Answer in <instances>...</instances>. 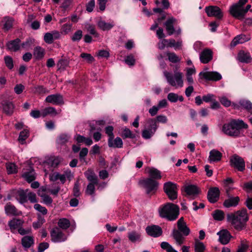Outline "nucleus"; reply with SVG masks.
I'll return each mask as SVG.
<instances>
[{"label":"nucleus","mask_w":252,"mask_h":252,"mask_svg":"<svg viewBox=\"0 0 252 252\" xmlns=\"http://www.w3.org/2000/svg\"><path fill=\"white\" fill-rule=\"evenodd\" d=\"M248 126L240 119H231L229 122L222 126L221 131L225 135L238 138L244 135V129H247Z\"/></svg>","instance_id":"1"},{"label":"nucleus","mask_w":252,"mask_h":252,"mask_svg":"<svg viewBox=\"0 0 252 252\" xmlns=\"http://www.w3.org/2000/svg\"><path fill=\"white\" fill-rule=\"evenodd\" d=\"M227 220L237 230L240 231L246 228L249 216L246 209H242L234 213L228 214Z\"/></svg>","instance_id":"2"},{"label":"nucleus","mask_w":252,"mask_h":252,"mask_svg":"<svg viewBox=\"0 0 252 252\" xmlns=\"http://www.w3.org/2000/svg\"><path fill=\"white\" fill-rule=\"evenodd\" d=\"M179 207L172 203H166L158 208L159 216L169 221L176 220L179 215Z\"/></svg>","instance_id":"3"},{"label":"nucleus","mask_w":252,"mask_h":252,"mask_svg":"<svg viewBox=\"0 0 252 252\" xmlns=\"http://www.w3.org/2000/svg\"><path fill=\"white\" fill-rule=\"evenodd\" d=\"M178 230L174 229L173 230L172 235L177 245L181 246L184 243L185 237L187 236L190 233L189 228L187 226L184 221V218H181L177 221Z\"/></svg>","instance_id":"4"},{"label":"nucleus","mask_w":252,"mask_h":252,"mask_svg":"<svg viewBox=\"0 0 252 252\" xmlns=\"http://www.w3.org/2000/svg\"><path fill=\"white\" fill-rule=\"evenodd\" d=\"M163 74L167 82L172 87H182L183 86V73L175 70L174 75L166 71L163 72Z\"/></svg>","instance_id":"5"},{"label":"nucleus","mask_w":252,"mask_h":252,"mask_svg":"<svg viewBox=\"0 0 252 252\" xmlns=\"http://www.w3.org/2000/svg\"><path fill=\"white\" fill-rule=\"evenodd\" d=\"M163 190L171 200L176 199L178 197V188L176 184L171 182H166L163 185Z\"/></svg>","instance_id":"6"},{"label":"nucleus","mask_w":252,"mask_h":252,"mask_svg":"<svg viewBox=\"0 0 252 252\" xmlns=\"http://www.w3.org/2000/svg\"><path fill=\"white\" fill-rule=\"evenodd\" d=\"M147 127L143 130L142 137L146 139H150L156 132L158 126L156 121L154 119H150L147 120Z\"/></svg>","instance_id":"7"},{"label":"nucleus","mask_w":252,"mask_h":252,"mask_svg":"<svg viewBox=\"0 0 252 252\" xmlns=\"http://www.w3.org/2000/svg\"><path fill=\"white\" fill-rule=\"evenodd\" d=\"M139 183L145 189L147 194L155 192L158 188V183L151 178L141 181Z\"/></svg>","instance_id":"8"},{"label":"nucleus","mask_w":252,"mask_h":252,"mask_svg":"<svg viewBox=\"0 0 252 252\" xmlns=\"http://www.w3.org/2000/svg\"><path fill=\"white\" fill-rule=\"evenodd\" d=\"M51 240L55 243H62L67 240V236L58 227L52 229L50 232Z\"/></svg>","instance_id":"9"},{"label":"nucleus","mask_w":252,"mask_h":252,"mask_svg":"<svg viewBox=\"0 0 252 252\" xmlns=\"http://www.w3.org/2000/svg\"><path fill=\"white\" fill-rule=\"evenodd\" d=\"M230 166L236 168L239 171H243L245 169V162L244 159L237 155H233L230 159Z\"/></svg>","instance_id":"10"},{"label":"nucleus","mask_w":252,"mask_h":252,"mask_svg":"<svg viewBox=\"0 0 252 252\" xmlns=\"http://www.w3.org/2000/svg\"><path fill=\"white\" fill-rule=\"evenodd\" d=\"M229 12L235 19L242 20L245 18L246 14L244 12V6L234 4L230 7Z\"/></svg>","instance_id":"11"},{"label":"nucleus","mask_w":252,"mask_h":252,"mask_svg":"<svg viewBox=\"0 0 252 252\" xmlns=\"http://www.w3.org/2000/svg\"><path fill=\"white\" fill-rule=\"evenodd\" d=\"M183 190L186 193V195L191 199L195 198L200 192V189L194 185H185Z\"/></svg>","instance_id":"12"},{"label":"nucleus","mask_w":252,"mask_h":252,"mask_svg":"<svg viewBox=\"0 0 252 252\" xmlns=\"http://www.w3.org/2000/svg\"><path fill=\"white\" fill-rule=\"evenodd\" d=\"M22 177L28 183H31L36 178V174L33 168L28 165L22 171Z\"/></svg>","instance_id":"13"},{"label":"nucleus","mask_w":252,"mask_h":252,"mask_svg":"<svg viewBox=\"0 0 252 252\" xmlns=\"http://www.w3.org/2000/svg\"><path fill=\"white\" fill-rule=\"evenodd\" d=\"M205 10L209 17H215L218 19H220L223 17L221 9L217 6H207Z\"/></svg>","instance_id":"14"},{"label":"nucleus","mask_w":252,"mask_h":252,"mask_svg":"<svg viewBox=\"0 0 252 252\" xmlns=\"http://www.w3.org/2000/svg\"><path fill=\"white\" fill-rule=\"evenodd\" d=\"M199 75L201 78H203L207 80L214 81L220 80L222 78L221 75L219 73L213 71H202L199 73Z\"/></svg>","instance_id":"15"},{"label":"nucleus","mask_w":252,"mask_h":252,"mask_svg":"<svg viewBox=\"0 0 252 252\" xmlns=\"http://www.w3.org/2000/svg\"><path fill=\"white\" fill-rule=\"evenodd\" d=\"M146 232L148 235L153 237H158L162 234L161 228L157 225L148 226L146 228Z\"/></svg>","instance_id":"16"},{"label":"nucleus","mask_w":252,"mask_h":252,"mask_svg":"<svg viewBox=\"0 0 252 252\" xmlns=\"http://www.w3.org/2000/svg\"><path fill=\"white\" fill-rule=\"evenodd\" d=\"M220 191L218 188L213 187L209 189L207 193L209 201L214 203L218 201L220 197Z\"/></svg>","instance_id":"17"},{"label":"nucleus","mask_w":252,"mask_h":252,"mask_svg":"<svg viewBox=\"0 0 252 252\" xmlns=\"http://www.w3.org/2000/svg\"><path fill=\"white\" fill-rule=\"evenodd\" d=\"M45 101L54 105H62L64 103L63 96L59 94L47 96L45 98Z\"/></svg>","instance_id":"18"},{"label":"nucleus","mask_w":252,"mask_h":252,"mask_svg":"<svg viewBox=\"0 0 252 252\" xmlns=\"http://www.w3.org/2000/svg\"><path fill=\"white\" fill-rule=\"evenodd\" d=\"M217 235L219 236V242L223 245L228 244L232 237L230 232L226 229L220 231L217 233Z\"/></svg>","instance_id":"19"},{"label":"nucleus","mask_w":252,"mask_h":252,"mask_svg":"<svg viewBox=\"0 0 252 252\" xmlns=\"http://www.w3.org/2000/svg\"><path fill=\"white\" fill-rule=\"evenodd\" d=\"M70 175V172H65L63 174L59 172H54L50 175V180L53 182L60 180L62 184H64L66 181V178H69Z\"/></svg>","instance_id":"20"},{"label":"nucleus","mask_w":252,"mask_h":252,"mask_svg":"<svg viewBox=\"0 0 252 252\" xmlns=\"http://www.w3.org/2000/svg\"><path fill=\"white\" fill-rule=\"evenodd\" d=\"M200 60L203 63H207L213 58V52L209 49H205L200 54Z\"/></svg>","instance_id":"21"},{"label":"nucleus","mask_w":252,"mask_h":252,"mask_svg":"<svg viewBox=\"0 0 252 252\" xmlns=\"http://www.w3.org/2000/svg\"><path fill=\"white\" fill-rule=\"evenodd\" d=\"M24 221L21 219L13 218L8 221V224L9 226L10 231L14 233L16 229L18 230L19 228L23 225Z\"/></svg>","instance_id":"22"},{"label":"nucleus","mask_w":252,"mask_h":252,"mask_svg":"<svg viewBox=\"0 0 252 252\" xmlns=\"http://www.w3.org/2000/svg\"><path fill=\"white\" fill-rule=\"evenodd\" d=\"M226 192L228 196V198L224 200L223 203V206L226 208L236 206L240 201L239 197L238 196H230L228 194V191H227Z\"/></svg>","instance_id":"23"},{"label":"nucleus","mask_w":252,"mask_h":252,"mask_svg":"<svg viewBox=\"0 0 252 252\" xmlns=\"http://www.w3.org/2000/svg\"><path fill=\"white\" fill-rule=\"evenodd\" d=\"M176 22V19L173 17H171L167 19L165 22L164 26L165 27L166 30L169 35H172L175 31L174 28V23Z\"/></svg>","instance_id":"24"},{"label":"nucleus","mask_w":252,"mask_h":252,"mask_svg":"<svg viewBox=\"0 0 252 252\" xmlns=\"http://www.w3.org/2000/svg\"><path fill=\"white\" fill-rule=\"evenodd\" d=\"M20 42L21 40L18 38L8 42L6 43L7 49L13 52L18 51L20 48Z\"/></svg>","instance_id":"25"},{"label":"nucleus","mask_w":252,"mask_h":252,"mask_svg":"<svg viewBox=\"0 0 252 252\" xmlns=\"http://www.w3.org/2000/svg\"><path fill=\"white\" fill-rule=\"evenodd\" d=\"M238 60L241 63H250L252 60L250 53L245 52L244 51H240L237 56Z\"/></svg>","instance_id":"26"},{"label":"nucleus","mask_w":252,"mask_h":252,"mask_svg":"<svg viewBox=\"0 0 252 252\" xmlns=\"http://www.w3.org/2000/svg\"><path fill=\"white\" fill-rule=\"evenodd\" d=\"M108 145L110 148H121L123 147V142L120 137H117L115 139L114 138H108Z\"/></svg>","instance_id":"27"},{"label":"nucleus","mask_w":252,"mask_h":252,"mask_svg":"<svg viewBox=\"0 0 252 252\" xmlns=\"http://www.w3.org/2000/svg\"><path fill=\"white\" fill-rule=\"evenodd\" d=\"M84 174L87 180L90 182L89 183L98 184V178L93 170L92 169H88L84 173Z\"/></svg>","instance_id":"28"},{"label":"nucleus","mask_w":252,"mask_h":252,"mask_svg":"<svg viewBox=\"0 0 252 252\" xmlns=\"http://www.w3.org/2000/svg\"><path fill=\"white\" fill-rule=\"evenodd\" d=\"M4 210L5 214L8 216H18L20 214L19 213L16 207L10 202L7 203L5 205Z\"/></svg>","instance_id":"29"},{"label":"nucleus","mask_w":252,"mask_h":252,"mask_svg":"<svg viewBox=\"0 0 252 252\" xmlns=\"http://www.w3.org/2000/svg\"><path fill=\"white\" fill-rule=\"evenodd\" d=\"M146 171L149 174L152 179H160L161 178L160 172L154 167H147Z\"/></svg>","instance_id":"30"},{"label":"nucleus","mask_w":252,"mask_h":252,"mask_svg":"<svg viewBox=\"0 0 252 252\" xmlns=\"http://www.w3.org/2000/svg\"><path fill=\"white\" fill-rule=\"evenodd\" d=\"M222 154L219 151L213 149L210 152L209 159L211 162H217L220 160Z\"/></svg>","instance_id":"31"},{"label":"nucleus","mask_w":252,"mask_h":252,"mask_svg":"<svg viewBox=\"0 0 252 252\" xmlns=\"http://www.w3.org/2000/svg\"><path fill=\"white\" fill-rule=\"evenodd\" d=\"M70 138V136L66 133L60 134L57 138L56 142L58 146H62L65 145Z\"/></svg>","instance_id":"32"},{"label":"nucleus","mask_w":252,"mask_h":252,"mask_svg":"<svg viewBox=\"0 0 252 252\" xmlns=\"http://www.w3.org/2000/svg\"><path fill=\"white\" fill-rule=\"evenodd\" d=\"M3 112L7 115H11L13 113L14 105L9 101H4L2 103Z\"/></svg>","instance_id":"33"},{"label":"nucleus","mask_w":252,"mask_h":252,"mask_svg":"<svg viewBox=\"0 0 252 252\" xmlns=\"http://www.w3.org/2000/svg\"><path fill=\"white\" fill-rule=\"evenodd\" d=\"M115 25L114 22L112 21L107 23L104 21L100 20L98 22L97 26L99 29L103 31H109L111 30Z\"/></svg>","instance_id":"34"},{"label":"nucleus","mask_w":252,"mask_h":252,"mask_svg":"<svg viewBox=\"0 0 252 252\" xmlns=\"http://www.w3.org/2000/svg\"><path fill=\"white\" fill-rule=\"evenodd\" d=\"M45 189H42V190L39 189L38 191V195L41 197L43 203L47 205H50L52 202L53 200L52 198L44 192Z\"/></svg>","instance_id":"35"},{"label":"nucleus","mask_w":252,"mask_h":252,"mask_svg":"<svg viewBox=\"0 0 252 252\" xmlns=\"http://www.w3.org/2000/svg\"><path fill=\"white\" fill-rule=\"evenodd\" d=\"M14 22V19L8 16L4 17L1 22L3 23V29L5 31H8L12 28Z\"/></svg>","instance_id":"36"},{"label":"nucleus","mask_w":252,"mask_h":252,"mask_svg":"<svg viewBox=\"0 0 252 252\" xmlns=\"http://www.w3.org/2000/svg\"><path fill=\"white\" fill-rule=\"evenodd\" d=\"M141 233L136 231H132L128 232L127 235L129 240L132 243L141 241Z\"/></svg>","instance_id":"37"},{"label":"nucleus","mask_w":252,"mask_h":252,"mask_svg":"<svg viewBox=\"0 0 252 252\" xmlns=\"http://www.w3.org/2000/svg\"><path fill=\"white\" fill-rule=\"evenodd\" d=\"M22 245L24 248L28 249L34 244V239L32 236H26L21 240Z\"/></svg>","instance_id":"38"},{"label":"nucleus","mask_w":252,"mask_h":252,"mask_svg":"<svg viewBox=\"0 0 252 252\" xmlns=\"http://www.w3.org/2000/svg\"><path fill=\"white\" fill-rule=\"evenodd\" d=\"M28 189L23 190L19 189L17 191L18 200L19 202L23 204L27 202Z\"/></svg>","instance_id":"39"},{"label":"nucleus","mask_w":252,"mask_h":252,"mask_svg":"<svg viewBox=\"0 0 252 252\" xmlns=\"http://www.w3.org/2000/svg\"><path fill=\"white\" fill-rule=\"evenodd\" d=\"M250 40L245 34H240L236 36L232 41L231 44L235 46L238 44L243 43Z\"/></svg>","instance_id":"40"},{"label":"nucleus","mask_w":252,"mask_h":252,"mask_svg":"<svg viewBox=\"0 0 252 252\" xmlns=\"http://www.w3.org/2000/svg\"><path fill=\"white\" fill-rule=\"evenodd\" d=\"M33 55L36 60H41L44 56L45 50L40 46H36L33 50Z\"/></svg>","instance_id":"41"},{"label":"nucleus","mask_w":252,"mask_h":252,"mask_svg":"<svg viewBox=\"0 0 252 252\" xmlns=\"http://www.w3.org/2000/svg\"><path fill=\"white\" fill-rule=\"evenodd\" d=\"M31 90L33 94H43L49 93V91L43 86H35L31 88Z\"/></svg>","instance_id":"42"},{"label":"nucleus","mask_w":252,"mask_h":252,"mask_svg":"<svg viewBox=\"0 0 252 252\" xmlns=\"http://www.w3.org/2000/svg\"><path fill=\"white\" fill-rule=\"evenodd\" d=\"M239 104L241 107L252 114V103L250 101L245 99L240 100Z\"/></svg>","instance_id":"43"},{"label":"nucleus","mask_w":252,"mask_h":252,"mask_svg":"<svg viewBox=\"0 0 252 252\" xmlns=\"http://www.w3.org/2000/svg\"><path fill=\"white\" fill-rule=\"evenodd\" d=\"M167 99L171 102H176L178 100L181 102L184 100L183 96H179L177 94L173 93H170L168 94Z\"/></svg>","instance_id":"44"},{"label":"nucleus","mask_w":252,"mask_h":252,"mask_svg":"<svg viewBox=\"0 0 252 252\" xmlns=\"http://www.w3.org/2000/svg\"><path fill=\"white\" fill-rule=\"evenodd\" d=\"M57 114L56 110L52 107L45 108L41 112V116L45 117L47 115H56Z\"/></svg>","instance_id":"45"},{"label":"nucleus","mask_w":252,"mask_h":252,"mask_svg":"<svg viewBox=\"0 0 252 252\" xmlns=\"http://www.w3.org/2000/svg\"><path fill=\"white\" fill-rule=\"evenodd\" d=\"M121 136L123 139L126 138H134L135 135L133 134L131 131L128 128L125 127L122 129Z\"/></svg>","instance_id":"46"},{"label":"nucleus","mask_w":252,"mask_h":252,"mask_svg":"<svg viewBox=\"0 0 252 252\" xmlns=\"http://www.w3.org/2000/svg\"><path fill=\"white\" fill-rule=\"evenodd\" d=\"M167 47H174L175 49H177L181 47L182 45V42L181 41L176 42L174 39H167Z\"/></svg>","instance_id":"47"},{"label":"nucleus","mask_w":252,"mask_h":252,"mask_svg":"<svg viewBox=\"0 0 252 252\" xmlns=\"http://www.w3.org/2000/svg\"><path fill=\"white\" fill-rule=\"evenodd\" d=\"M58 225L60 229H66L70 226V223L68 220L63 218L59 220Z\"/></svg>","instance_id":"48"},{"label":"nucleus","mask_w":252,"mask_h":252,"mask_svg":"<svg viewBox=\"0 0 252 252\" xmlns=\"http://www.w3.org/2000/svg\"><path fill=\"white\" fill-rule=\"evenodd\" d=\"M168 60L172 63H177L180 62V58L174 52H167L166 53Z\"/></svg>","instance_id":"49"},{"label":"nucleus","mask_w":252,"mask_h":252,"mask_svg":"<svg viewBox=\"0 0 252 252\" xmlns=\"http://www.w3.org/2000/svg\"><path fill=\"white\" fill-rule=\"evenodd\" d=\"M212 216L214 220L218 221H221L224 218V212L220 210H216L212 213Z\"/></svg>","instance_id":"50"},{"label":"nucleus","mask_w":252,"mask_h":252,"mask_svg":"<svg viewBox=\"0 0 252 252\" xmlns=\"http://www.w3.org/2000/svg\"><path fill=\"white\" fill-rule=\"evenodd\" d=\"M69 61L67 59H60L57 64V67L59 70H64L69 65Z\"/></svg>","instance_id":"51"},{"label":"nucleus","mask_w":252,"mask_h":252,"mask_svg":"<svg viewBox=\"0 0 252 252\" xmlns=\"http://www.w3.org/2000/svg\"><path fill=\"white\" fill-rule=\"evenodd\" d=\"M205 246L202 242L198 240L195 241L194 244L195 252H205Z\"/></svg>","instance_id":"52"},{"label":"nucleus","mask_w":252,"mask_h":252,"mask_svg":"<svg viewBox=\"0 0 252 252\" xmlns=\"http://www.w3.org/2000/svg\"><path fill=\"white\" fill-rule=\"evenodd\" d=\"M29 136V132L27 129H24L21 131L19 136L18 140L19 142L23 144L25 143V141Z\"/></svg>","instance_id":"53"},{"label":"nucleus","mask_w":252,"mask_h":252,"mask_svg":"<svg viewBox=\"0 0 252 252\" xmlns=\"http://www.w3.org/2000/svg\"><path fill=\"white\" fill-rule=\"evenodd\" d=\"M96 185V184L89 183L86 189V193L90 195H94L95 192L94 186Z\"/></svg>","instance_id":"54"},{"label":"nucleus","mask_w":252,"mask_h":252,"mask_svg":"<svg viewBox=\"0 0 252 252\" xmlns=\"http://www.w3.org/2000/svg\"><path fill=\"white\" fill-rule=\"evenodd\" d=\"M34 42V39L32 38H29L27 39L25 42H24L21 44V46L23 48L28 49L31 47Z\"/></svg>","instance_id":"55"},{"label":"nucleus","mask_w":252,"mask_h":252,"mask_svg":"<svg viewBox=\"0 0 252 252\" xmlns=\"http://www.w3.org/2000/svg\"><path fill=\"white\" fill-rule=\"evenodd\" d=\"M6 169L8 174H14L17 172L16 166L13 163L7 164L6 165Z\"/></svg>","instance_id":"56"},{"label":"nucleus","mask_w":252,"mask_h":252,"mask_svg":"<svg viewBox=\"0 0 252 252\" xmlns=\"http://www.w3.org/2000/svg\"><path fill=\"white\" fill-rule=\"evenodd\" d=\"M80 57L89 63H92L94 61V58L90 54L83 53L80 55Z\"/></svg>","instance_id":"57"},{"label":"nucleus","mask_w":252,"mask_h":252,"mask_svg":"<svg viewBox=\"0 0 252 252\" xmlns=\"http://www.w3.org/2000/svg\"><path fill=\"white\" fill-rule=\"evenodd\" d=\"M248 247L249 246L247 243V241L244 240L242 241L240 245L238 246L237 252H246Z\"/></svg>","instance_id":"58"},{"label":"nucleus","mask_w":252,"mask_h":252,"mask_svg":"<svg viewBox=\"0 0 252 252\" xmlns=\"http://www.w3.org/2000/svg\"><path fill=\"white\" fill-rule=\"evenodd\" d=\"M87 31L92 35H94L95 37H98L99 34L95 30V27L91 24H88L86 26Z\"/></svg>","instance_id":"59"},{"label":"nucleus","mask_w":252,"mask_h":252,"mask_svg":"<svg viewBox=\"0 0 252 252\" xmlns=\"http://www.w3.org/2000/svg\"><path fill=\"white\" fill-rule=\"evenodd\" d=\"M82 37V31L80 30H77L71 37L73 41H79Z\"/></svg>","instance_id":"60"},{"label":"nucleus","mask_w":252,"mask_h":252,"mask_svg":"<svg viewBox=\"0 0 252 252\" xmlns=\"http://www.w3.org/2000/svg\"><path fill=\"white\" fill-rule=\"evenodd\" d=\"M114 128L111 126H108L105 128V133L108 135V138H114L113 133Z\"/></svg>","instance_id":"61"},{"label":"nucleus","mask_w":252,"mask_h":252,"mask_svg":"<svg viewBox=\"0 0 252 252\" xmlns=\"http://www.w3.org/2000/svg\"><path fill=\"white\" fill-rule=\"evenodd\" d=\"M4 61L6 66L10 69L13 67V60L10 56L4 57Z\"/></svg>","instance_id":"62"},{"label":"nucleus","mask_w":252,"mask_h":252,"mask_svg":"<svg viewBox=\"0 0 252 252\" xmlns=\"http://www.w3.org/2000/svg\"><path fill=\"white\" fill-rule=\"evenodd\" d=\"M34 208L43 215H46L47 213V209L39 204H35L34 205Z\"/></svg>","instance_id":"63"},{"label":"nucleus","mask_w":252,"mask_h":252,"mask_svg":"<svg viewBox=\"0 0 252 252\" xmlns=\"http://www.w3.org/2000/svg\"><path fill=\"white\" fill-rule=\"evenodd\" d=\"M44 41L48 44H51L54 42L53 36L51 32H46L44 36Z\"/></svg>","instance_id":"64"}]
</instances>
